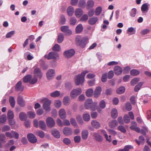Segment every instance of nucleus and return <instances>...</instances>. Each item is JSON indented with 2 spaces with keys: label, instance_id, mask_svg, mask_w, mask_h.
<instances>
[{
  "label": "nucleus",
  "instance_id": "nucleus-64",
  "mask_svg": "<svg viewBox=\"0 0 151 151\" xmlns=\"http://www.w3.org/2000/svg\"><path fill=\"white\" fill-rule=\"evenodd\" d=\"M53 50L54 51H58L60 49V46L57 44H56L52 48Z\"/></svg>",
  "mask_w": 151,
  "mask_h": 151
},
{
  "label": "nucleus",
  "instance_id": "nucleus-28",
  "mask_svg": "<svg viewBox=\"0 0 151 151\" xmlns=\"http://www.w3.org/2000/svg\"><path fill=\"white\" fill-rule=\"evenodd\" d=\"M52 134L54 137L57 138H59L60 137V134L59 131L56 129L53 130L52 131Z\"/></svg>",
  "mask_w": 151,
  "mask_h": 151
},
{
  "label": "nucleus",
  "instance_id": "nucleus-36",
  "mask_svg": "<svg viewBox=\"0 0 151 151\" xmlns=\"http://www.w3.org/2000/svg\"><path fill=\"white\" fill-rule=\"evenodd\" d=\"M69 101L70 98L68 96H67L64 97L63 102L64 105L66 106L68 105L69 104Z\"/></svg>",
  "mask_w": 151,
  "mask_h": 151
},
{
  "label": "nucleus",
  "instance_id": "nucleus-6",
  "mask_svg": "<svg viewBox=\"0 0 151 151\" xmlns=\"http://www.w3.org/2000/svg\"><path fill=\"white\" fill-rule=\"evenodd\" d=\"M75 51L73 49H71L65 51L63 53L64 56L67 58H69L72 57L75 54Z\"/></svg>",
  "mask_w": 151,
  "mask_h": 151
},
{
  "label": "nucleus",
  "instance_id": "nucleus-63",
  "mask_svg": "<svg viewBox=\"0 0 151 151\" xmlns=\"http://www.w3.org/2000/svg\"><path fill=\"white\" fill-rule=\"evenodd\" d=\"M76 119L78 122L80 124H82L83 123V121L82 119L81 116L78 115L76 116Z\"/></svg>",
  "mask_w": 151,
  "mask_h": 151
},
{
  "label": "nucleus",
  "instance_id": "nucleus-38",
  "mask_svg": "<svg viewBox=\"0 0 151 151\" xmlns=\"http://www.w3.org/2000/svg\"><path fill=\"white\" fill-rule=\"evenodd\" d=\"M78 5L79 7L82 8H85L86 5V2L85 0H80L78 3Z\"/></svg>",
  "mask_w": 151,
  "mask_h": 151
},
{
  "label": "nucleus",
  "instance_id": "nucleus-51",
  "mask_svg": "<svg viewBox=\"0 0 151 151\" xmlns=\"http://www.w3.org/2000/svg\"><path fill=\"white\" fill-rule=\"evenodd\" d=\"M135 29L133 27H130L128 28L127 30V32L131 33L130 35H133L135 33Z\"/></svg>",
  "mask_w": 151,
  "mask_h": 151
},
{
  "label": "nucleus",
  "instance_id": "nucleus-32",
  "mask_svg": "<svg viewBox=\"0 0 151 151\" xmlns=\"http://www.w3.org/2000/svg\"><path fill=\"white\" fill-rule=\"evenodd\" d=\"M9 102L12 107H14L15 104V100L13 96H11L9 97Z\"/></svg>",
  "mask_w": 151,
  "mask_h": 151
},
{
  "label": "nucleus",
  "instance_id": "nucleus-16",
  "mask_svg": "<svg viewBox=\"0 0 151 151\" xmlns=\"http://www.w3.org/2000/svg\"><path fill=\"white\" fill-rule=\"evenodd\" d=\"M22 82L21 81H19L16 84L15 86V90L17 91H22L24 89V87L22 86Z\"/></svg>",
  "mask_w": 151,
  "mask_h": 151
},
{
  "label": "nucleus",
  "instance_id": "nucleus-49",
  "mask_svg": "<svg viewBox=\"0 0 151 151\" xmlns=\"http://www.w3.org/2000/svg\"><path fill=\"white\" fill-rule=\"evenodd\" d=\"M77 22L76 19L74 17H71L70 19V23L71 25H75Z\"/></svg>",
  "mask_w": 151,
  "mask_h": 151
},
{
  "label": "nucleus",
  "instance_id": "nucleus-58",
  "mask_svg": "<svg viewBox=\"0 0 151 151\" xmlns=\"http://www.w3.org/2000/svg\"><path fill=\"white\" fill-rule=\"evenodd\" d=\"M37 78L35 77L32 78L31 77V79L29 81V83L32 84H33L36 83L37 81Z\"/></svg>",
  "mask_w": 151,
  "mask_h": 151
},
{
  "label": "nucleus",
  "instance_id": "nucleus-59",
  "mask_svg": "<svg viewBox=\"0 0 151 151\" xmlns=\"http://www.w3.org/2000/svg\"><path fill=\"white\" fill-rule=\"evenodd\" d=\"M12 136L13 137V138H14L17 139L19 138V134L18 133L13 130L12 131Z\"/></svg>",
  "mask_w": 151,
  "mask_h": 151
},
{
  "label": "nucleus",
  "instance_id": "nucleus-45",
  "mask_svg": "<svg viewBox=\"0 0 151 151\" xmlns=\"http://www.w3.org/2000/svg\"><path fill=\"white\" fill-rule=\"evenodd\" d=\"M63 35L61 33L59 34L58 37V43H61L63 40Z\"/></svg>",
  "mask_w": 151,
  "mask_h": 151
},
{
  "label": "nucleus",
  "instance_id": "nucleus-39",
  "mask_svg": "<svg viewBox=\"0 0 151 151\" xmlns=\"http://www.w3.org/2000/svg\"><path fill=\"white\" fill-rule=\"evenodd\" d=\"M139 141L137 140V139H135L136 142L138 145H140L141 143H144L145 142V138L142 136H139Z\"/></svg>",
  "mask_w": 151,
  "mask_h": 151
},
{
  "label": "nucleus",
  "instance_id": "nucleus-13",
  "mask_svg": "<svg viewBox=\"0 0 151 151\" xmlns=\"http://www.w3.org/2000/svg\"><path fill=\"white\" fill-rule=\"evenodd\" d=\"M59 115L61 119H65L66 117V114L65 110L63 109H60L59 112Z\"/></svg>",
  "mask_w": 151,
  "mask_h": 151
},
{
  "label": "nucleus",
  "instance_id": "nucleus-42",
  "mask_svg": "<svg viewBox=\"0 0 151 151\" xmlns=\"http://www.w3.org/2000/svg\"><path fill=\"white\" fill-rule=\"evenodd\" d=\"M140 73L139 71L136 69L132 70L130 72V74L133 76H136Z\"/></svg>",
  "mask_w": 151,
  "mask_h": 151
},
{
  "label": "nucleus",
  "instance_id": "nucleus-5",
  "mask_svg": "<svg viewBox=\"0 0 151 151\" xmlns=\"http://www.w3.org/2000/svg\"><path fill=\"white\" fill-rule=\"evenodd\" d=\"M58 57V54L55 52H50L48 55H46L44 56L45 58L47 60L56 59Z\"/></svg>",
  "mask_w": 151,
  "mask_h": 151
},
{
  "label": "nucleus",
  "instance_id": "nucleus-61",
  "mask_svg": "<svg viewBox=\"0 0 151 151\" xmlns=\"http://www.w3.org/2000/svg\"><path fill=\"white\" fill-rule=\"evenodd\" d=\"M37 135L40 137L42 138L45 136L44 132L41 130H39L36 132Z\"/></svg>",
  "mask_w": 151,
  "mask_h": 151
},
{
  "label": "nucleus",
  "instance_id": "nucleus-22",
  "mask_svg": "<svg viewBox=\"0 0 151 151\" xmlns=\"http://www.w3.org/2000/svg\"><path fill=\"white\" fill-rule=\"evenodd\" d=\"M83 30V27L81 24L78 25L76 28V32L77 34H79L82 32Z\"/></svg>",
  "mask_w": 151,
  "mask_h": 151
},
{
  "label": "nucleus",
  "instance_id": "nucleus-25",
  "mask_svg": "<svg viewBox=\"0 0 151 151\" xmlns=\"http://www.w3.org/2000/svg\"><path fill=\"white\" fill-rule=\"evenodd\" d=\"M41 102L43 103V106H50L51 101L47 98H44L40 101Z\"/></svg>",
  "mask_w": 151,
  "mask_h": 151
},
{
  "label": "nucleus",
  "instance_id": "nucleus-20",
  "mask_svg": "<svg viewBox=\"0 0 151 151\" xmlns=\"http://www.w3.org/2000/svg\"><path fill=\"white\" fill-rule=\"evenodd\" d=\"M98 20V19L97 17H93L89 18L88 23L91 25H93L97 22Z\"/></svg>",
  "mask_w": 151,
  "mask_h": 151
},
{
  "label": "nucleus",
  "instance_id": "nucleus-60",
  "mask_svg": "<svg viewBox=\"0 0 151 151\" xmlns=\"http://www.w3.org/2000/svg\"><path fill=\"white\" fill-rule=\"evenodd\" d=\"M150 30L148 29H146L142 30L140 32L142 35H145L149 33L150 32Z\"/></svg>",
  "mask_w": 151,
  "mask_h": 151
},
{
  "label": "nucleus",
  "instance_id": "nucleus-33",
  "mask_svg": "<svg viewBox=\"0 0 151 151\" xmlns=\"http://www.w3.org/2000/svg\"><path fill=\"white\" fill-rule=\"evenodd\" d=\"M93 90L90 88L87 90L86 92V94L88 97H90L92 96L93 93Z\"/></svg>",
  "mask_w": 151,
  "mask_h": 151
},
{
  "label": "nucleus",
  "instance_id": "nucleus-31",
  "mask_svg": "<svg viewBox=\"0 0 151 151\" xmlns=\"http://www.w3.org/2000/svg\"><path fill=\"white\" fill-rule=\"evenodd\" d=\"M111 116L114 119L116 118L118 116L117 111L115 109H113L111 112Z\"/></svg>",
  "mask_w": 151,
  "mask_h": 151
},
{
  "label": "nucleus",
  "instance_id": "nucleus-12",
  "mask_svg": "<svg viewBox=\"0 0 151 151\" xmlns=\"http://www.w3.org/2000/svg\"><path fill=\"white\" fill-rule=\"evenodd\" d=\"M63 133L65 135L68 136L72 134V131L70 128L66 127L63 129Z\"/></svg>",
  "mask_w": 151,
  "mask_h": 151
},
{
  "label": "nucleus",
  "instance_id": "nucleus-27",
  "mask_svg": "<svg viewBox=\"0 0 151 151\" xmlns=\"http://www.w3.org/2000/svg\"><path fill=\"white\" fill-rule=\"evenodd\" d=\"M83 13L82 10L80 9H77L75 12V15L77 17H79L82 15Z\"/></svg>",
  "mask_w": 151,
  "mask_h": 151
},
{
  "label": "nucleus",
  "instance_id": "nucleus-30",
  "mask_svg": "<svg viewBox=\"0 0 151 151\" xmlns=\"http://www.w3.org/2000/svg\"><path fill=\"white\" fill-rule=\"evenodd\" d=\"M141 11L142 13H144L147 12L148 10L147 4V3H144L142 6Z\"/></svg>",
  "mask_w": 151,
  "mask_h": 151
},
{
  "label": "nucleus",
  "instance_id": "nucleus-52",
  "mask_svg": "<svg viewBox=\"0 0 151 151\" xmlns=\"http://www.w3.org/2000/svg\"><path fill=\"white\" fill-rule=\"evenodd\" d=\"M102 10V9L101 6H98L96 8L95 11V14L97 16L99 15L101 13Z\"/></svg>",
  "mask_w": 151,
  "mask_h": 151
},
{
  "label": "nucleus",
  "instance_id": "nucleus-56",
  "mask_svg": "<svg viewBox=\"0 0 151 151\" xmlns=\"http://www.w3.org/2000/svg\"><path fill=\"white\" fill-rule=\"evenodd\" d=\"M139 78H135L132 80L131 81V84L132 86H134L139 81Z\"/></svg>",
  "mask_w": 151,
  "mask_h": 151
},
{
  "label": "nucleus",
  "instance_id": "nucleus-54",
  "mask_svg": "<svg viewBox=\"0 0 151 151\" xmlns=\"http://www.w3.org/2000/svg\"><path fill=\"white\" fill-rule=\"evenodd\" d=\"M118 64V63L117 62L115 61H111L108 63L106 64L105 65H104V67H107V65L109 66H112L114 65H117Z\"/></svg>",
  "mask_w": 151,
  "mask_h": 151
},
{
  "label": "nucleus",
  "instance_id": "nucleus-14",
  "mask_svg": "<svg viewBox=\"0 0 151 151\" xmlns=\"http://www.w3.org/2000/svg\"><path fill=\"white\" fill-rule=\"evenodd\" d=\"M114 73L116 75L121 74L122 72V68L118 65L114 67Z\"/></svg>",
  "mask_w": 151,
  "mask_h": 151
},
{
  "label": "nucleus",
  "instance_id": "nucleus-17",
  "mask_svg": "<svg viewBox=\"0 0 151 151\" xmlns=\"http://www.w3.org/2000/svg\"><path fill=\"white\" fill-rule=\"evenodd\" d=\"M81 134L82 138L83 139L86 140L88 137V130L84 129L82 131Z\"/></svg>",
  "mask_w": 151,
  "mask_h": 151
},
{
  "label": "nucleus",
  "instance_id": "nucleus-40",
  "mask_svg": "<svg viewBox=\"0 0 151 151\" xmlns=\"http://www.w3.org/2000/svg\"><path fill=\"white\" fill-rule=\"evenodd\" d=\"M137 13V10L135 8H133L132 9L130 12V16L132 17H135Z\"/></svg>",
  "mask_w": 151,
  "mask_h": 151
},
{
  "label": "nucleus",
  "instance_id": "nucleus-23",
  "mask_svg": "<svg viewBox=\"0 0 151 151\" xmlns=\"http://www.w3.org/2000/svg\"><path fill=\"white\" fill-rule=\"evenodd\" d=\"M133 148V147L130 145H126L123 149L118 150V151H129V150Z\"/></svg>",
  "mask_w": 151,
  "mask_h": 151
},
{
  "label": "nucleus",
  "instance_id": "nucleus-3",
  "mask_svg": "<svg viewBox=\"0 0 151 151\" xmlns=\"http://www.w3.org/2000/svg\"><path fill=\"white\" fill-rule=\"evenodd\" d=\"M76 43L78 45L84 47L88 42V38L87 37H84L81 39L80 36H78L76 39Z\"/></svg>",
  "mask_w": 151,
  "mask_h": 151
},
{
  "label": "nucleus",
  "instance_id": "nucleus-43",
  "mask_svg": "<svg viewBox=\"0 0 151 151\" xmlns=\"http://www.w3.org/2000/svg\"><path fill=\"white\" fill-rule=\"evenodd\" d=\"M50 95L52 97H56L60 96V93L59 91H56L51 93Z\"/></svg>",
  "mask_w": 151,
  "mask_h": 151
},
{
  "label": "nucleus",
  "instance_id": "nucleus-44",
  "mask_svg": "<svg viewBox=\"0 0 151 151\" xmlns=\"http://www.w3.org/2000/svg\"><path fill=\"white\" fill-rule=\"evenodd\" d=\"M88 19V16L86 14H84L81 18L80 20L83 22H86Z\"/></svg>",
  "mask_w": 151,
  "mask_h": 151
},
{
  "label": "nucleus",
  "instance_id": "nucleus-29",
  "mask_svg": "<svg viewBox=\"0 0 151 151\" xmlns=\"http://www.w3.org/2000/svg\"><path fill=\"white\" fill-rule=\"evenodd\" d=\"M74 11L73 8L71 6H69L67 9V13L69 16H72L73 13Z\"/></svg>",
  "mask_w": 151,
  "mask_h": 151
},
{
  "label": "nucleus",
  "instance_id": "nucleus-57",
  "mask_svg": "<svg viewBox=\"0 0 151 151\" xmlns=\"http://www.w3.org/2000/svg\"><path fill=\"white\" fill-rule=\"evenodd\" d=\"M55 105L57 108H60L61 105V102L59 100H57L55 101Z\"/></svg>",
  "mask_w": 151,
  "mask_h": 151
},
{
  "label": "nucleus",
  "instance_id": "nucleus-9",
  "mask_svg": "<svg viewBox=\"0 0 151 151\" xmlns=\"http://www.w3.org/2000/svg\"><path fill=\"white\" fill-rule=\"evenodd\" d=\"M55 75V71L54 70L50 69H49L47 72L46 76L47 79H51Z\"/></svg>",
  "mask_w": 151,
  "mask_h": 151
},
{
  "label": "nucleus",
  "instance_id": "nucleus-18",
  "mask_svg": "<svg viewBox=\"0 0 151 151\" xmlns=\"http://www.w3.org/2000/svg\"><path fill=\"white\" fill-rule=\"evenodd\" d=\"M17 103L19 105L22 107L24 106L25 105L24 101L23 100L22 97L21 96H19L18 97Z\"/></svg>",
  "mask_w": 151,
  "mask_h": 151
},
{
  "label": "nucleus",
  "instance_id": "nucleus-35",
  "mask_svg": "<svg viewBox=\"0 0 151 151\" xmlns=\"http://www.w3.org/2000/svg\"><path fill=\"white\" fill-rule=\"evenodd\" d=\"M83 118L85 121L88 122L90 119V116L89 114L84 113L83 114Z\"/></svg>",
  "mask_w": 151,
  "mask_h": 151
},
{
  "label": "nucleus",
  "instance_id": "nucleus-53",
  "mask_svg": "<svg viewBox=\"0 0 151 151\" xmlns=\"http://www.w3.org/2000/svg\"><path fill=\"white\" fill-rule=\"evenodd\" d=\"M6 136L4 134H0V142L2 143L6 142Z\"/></svg>",
  "mask_w": 151,
  "mask_h": 151
},
{
  "label": "nucleus",
  "instance_id": "nucleus-1",
  "mask_svg": "<svg viewBox=\"0 0 151 151\" xmlns=\"http://www.w3.org/2000/svg\"><path fill=\"white\" fill-rule=\"evenodd\" d=\"M88 72L87 70H85L81 73V75L78 74L75 77V81L76 85L78 86L80 84L82 85L85 80V76Z\"/></svg>",
  "mask_w": 151,
  "mask_h": 151
},
{
  "label": "nucleus",
  "instance_id": "nucleus-26",
  "mask_svg": "<svg viewBox=\"0 0 151 151\" xmlns=\"http://www.w3.org/2000/svg\"><path fill=\"white\" fill-rule=\"evenodd\" d=\"M101 91V88L100 87H98L96 88L94 92V96L95 97H97L100 94Z\"/></svg>",
  "mask_w": 151,
  "mask_h": 151
},
{
  "label": "nucleus",
  "instance_id": "nucleus-21",
  "mask_svg": "<svg viewBox=\"0 0 151 151\" xmlns=\"http://www.w3.org/2000/svg\"><path fill=\"white\" fill-rule=\"evenodd\" d=\"M94 3L93 1L90 0L87 2L86 8L88 9L92 8L94 6Z\"/></svg>",
  "mask_w": 151,
  "mask_h": 151
},
{
  "label": "nucleus",
  "instance_id": "nucleus-10",
  "mask_svg": "<svg viewBox=\"0 0 151 151\" xmlns=\"http://www.w3.org/2000/svg\"><path fill=\"white\" fill-rule=\"evenodd\" d=\"M61 31L66 34L67 35H70L72 33L71 31L69 29V27L68 26H63L61 27Z\"/></svg>",
  "mask_w": 151,
  "mask_h": 151
},
{
  "label": "nucleus",
  "instance_id": "nucleus-48",
  "mask_svg": "<svg viewBox=\"0 0 151 151\" xmlns=\"http://www.w3.org/2000/svg\"><path fill=\"white\" fill-rule=\"evenodd\" d=\"M20 119L22 121L25 120L26 118V115L23 112H21L19 115Z\"/></svg>",
  "mask_w": 151,
  "mask_h": 151
},
{
  "label": "nucleus",
  "instance_id": "nucleus-55",
  "mask_svg": "<svg viewBox=\"0 0 151 151\" xmlns=\"http://www.w3.org/2000/svg\"><path fill=\"white\" fill-rule=\"evenodd\" d=\"M6 120V116L5 115H2L0 117V122L1 123H4Z\"/></svg>",
  "mask_w": 151,
  "mask_h": 151
},
{
  "label": "nucleus",
  "instance_id": "nucleus-24",
  "mask_svg": "<svg viewBox=\"0 0 151 151\" xmlns=\"http://www.w3.org/2000/svg\"><path fill=\"white\" fill-rule=\"evenodd\" d=\"M109 126L111 128H114L118 125V123L116 120H113L109 122Z\"/></svg>",
  "mask_w": 151,
  "mask_h": 151
},
{
  "label": "nucleus",
  "instance_id": "nucleus-8",
  "mask_svg": "<svg viewBox=\"0 0 151 151\" xmlns=\"http://www.w3.org/2000/svg\"><path fill=\"white\" fill-rule=\"evenodd\" d=\"M27 137L29 141L32 143H35L37 141V139L36 137L32 133L28 134Z\"/></svg>",
  "mask_w": 151,
  "mask_h": 151
},
{
  "label": "nucleus",
  "instance_id": "nucleus-46",
  "mask_svg": "<svg viewBox=\"0 0 151 151\" xmlns=\"http://www.w3.org/2000/svg\"><path fill=\"white\" fill-rule=\"evenodd\" d=\"M125 88L124 86H122L118 88L117 91L116 93L119 94H121L124 93L125 91Z\"/></svg>",
  "mask_w": 151,
  "mask_h": 151
},
{
  "label": "nucleus",
  "instance_id": "nucleus-15",
  "mask_svg": "<svg viewBox=\"0 0 151 151\" xmlns=\"http://www.w3.org/2000/svg\"><path fill=\"white\" fill-rule=\"evenodd\" d=\"M34 73L35 76L37 77L40 79L41 78L42 74L40 69L39 68H35L34 70Z\"/></svg>",
  "mask_w": 151,
  "mask_h": 151
},
{
  "label": "nucleus",
  "instance_id": "nucleus-7",
  "mask_svg": "<svg viewBox=\"0 0 151 151\" xmlns=\"http://www.w3.org/2000/svg\"><path fill=\"white\" fill-rule=\"evenodd\" d=\"M46 122L47 125L49 127H53L55 124L54 120L51 117H47L46 119Z\"/></svg>",
  "mask_w": 151,
  "mask_h": 151
},
{
  "label": "nucleus",
  "instance_id": "nucleus-4",
  "mask_svg": "<svg viewBox=\"0 0 151 151\" xmlns=\"http://www.w3.org/2000/svg\"><path fill=\"white\" fill-rule=\"evenodd\" d=\"M81 92V89L80 88L74 89L70 92V96L72 98H75Z\"/></svg>",
  "mask_w": 151,
  "mask_h": 151
},
{
  "label": "nucleus",
  "instance_id": "nucleus-37",
  "mask_svg": "<svg viewBox=\"0 0 151 151\" xmlns=\"http://www.w3.org/2000/svg\"><path fill=\"white\" fill-rule=\"evenodd\" d=\"M39 127L43 130H44L46 127V124L45 122L43 121H40L39 122Z\"/></svg>",
  "mask_w": 151,
  "mask_h": 151
},
{
  "label": "nucleus",
  "instance_id": "nucleus-19",
  "mask_svg": "<svg viewBox=\"0 0 151 151\" xmlns=\"http://www.w3.org/2000/svg\"><path fill=\"white\" fill-rule=\"evenodd\" d=\"M91 124L93 127L97 129L99 128L101 126L100 123L98 121L95 120H93L91 121Z\"/></svg>",
  "mask_w": 151,
  "mask_h": 151
},
{
  "label": "nucleus",
  "instance_id": "nucleus-2",
  "mask_svg": "<svg viewBox=\"0 0 151 151\" xmlns=\"http://www.w3.org/2000/svg\"><path fill=\"white\" fill-rule=\"evenodd\" d=\"M97 103H93L91 99H87L85 102V106L86 109H91L92 110H95L96 108Z\"/></svg>",
  "mask_w": 151,
  "mask_h": 151
},
{
  "label": "nucleus",
  "instance_id": "nucleus-11",
  "mask_svg": "<svg viewBox=\"0 0 151 151\" xmlns=\"http://www.w3.org/2000/svg\"><path fill=\"white\" fill-rule=\"evenodd\" d=\"M93 136L95 139L99 142H101L103 140L102 137L99 133L94 132L93 133Z\"/></svg>",
  "mask_w": 151,
  "mask_h": 151
},
{
  "label": "nucleus",
  "instance_id": "nucleus-47",
  "mask_svg": "<svg viewBox=\"0 0 151 151\" xmlns=\"http://www.w3.org/2000/svg\"><path fill=\"white\" fill-rule=\"evenodd\" d=\"M143 83L142 82L139 83L134 87V91L136 92L138 91L140 89Z\"/></svg>",
  "mask_w": 151,
  "mask_h": 151
},
{
  "label": "nucleus",
  "instance_id": "nucleus-62",
  "mask_svg": "<svg viewBox=\"0 0 151 151\" xmlns=\"http://www.w3.org/2000/svg\"><path fill=\"white\" fill-rule=\"evenodd\" d=\"M15 33V31L14 30L12 31L8 32L6 35V38H8L12 37Z\"/></svg>",
  "mask_w": 151,
  "mask_h": 151
},
{
  "label": "nucleus",
  "instance_id": "nucleus-34",
  "mask_svg": "<svg viewBox=\"0 0 151 151\" xmlns=\"http://www.w3.org/2000/svg\"><path fill=\"white\" fill-rule=\"evenodd\" d=\"M8 119H13L14 117V114L13 111L10 110H8L7 114Z\"/></svg>",
  "mask_w": 151,
  "mask_h": 151
},
{
  "label": "nucleus",
  "instance_id": "nucleus-50",
  "mask_svg": "<svg viewBox=\"0 0 151 151\" xmlns=\"http://www.w3.org/2000/svg\"><path fill=\"white\" fill-rule=\"evenodd\" d=\"M27 114L29 118L31 119L34 118L35 116V113L33 111H30L27 112Z\"/></svg>",
  "mask_w": 151,
  "mask_h": 151
},
{
  "label": "nucleus",
  "instance_id": "nucleus-41",
  "mask_svg": "<svg viewBox=\"0 0 151 151\" xmlns=\"http://www.w3.org/2000/svg\"><path fill=\"white\" fill-rule=\"evenodd\" d=\"M31 77L32 76L30 75L25 76L23 78V82L25 83L28 82L29 83V81L31 79Z\"/></svg>",
  "mask_w": 151,
  "mask_h": 151
}]
</instances>
